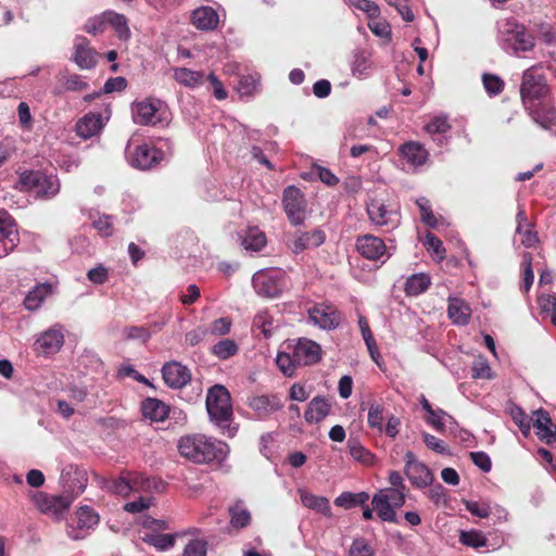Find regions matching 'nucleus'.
<instances>
[{
	"label": "nucleus",
	"instance_id": "1",
	"mask_svg": "<svg viewBox=\"0 0 556 556\" xmlns=\"http://www.w3.org/2000/svg\"><path fill=\"white\" fill-rule=\"evenodd\" d=\"M179 454L198 465L223 463L229 454L227 443L202 433L182 435L178 441Z\"/></svg>",
	"mask_w": 556,
	"mask_h": 556
},
{
	"label": "nucleus",
	"instance_id": "2",
	"mask_svg": "<svg viewBox=\"0 0 556 556\" xmlns=\"http://www.w3.org/2000/svg\"><path fill=\"white\" fill-rule=\"evenodd\" d=\"M389 482L391 488H386L377 492L371 500L377 516L381 521L400 523L396 509L401 508L406 501L405 484L403 477L399 471H391L389 473Z\"/></svg>",
	"mask_w": 556,
	"mask_h": 556
},
{
	"label": "nucleus",
	"instance_id": "3",
	"mask_svg": "<svg viewBox=\"0 0 556 556\" xmlns=\"http://www.w3.org/2000/svg\"><path fill=\"white\" fill-rule=\"evenodd\" d=\"M206 410L211 421L215 424L223 435L233 438L238 426L233 425V410L231 396L226 387L215 384L208 389L206 395Z\"/></svg>",
	"mask_w": 556,
	"mask_h": 556
},
{
	"label": "nucleus",
	"instance_id": "4",
	"mask_svg": "<svg viewBox=\"0 0 556 556\" xmlns=\"http://www.w3.org/2000/svg\"><path fill=\"white\" fill-rule=\"evenodd\" d=\"M21 191L33 192L38 200L49 201L61 190V181L56 175L42 170L27 169L18 175Z\"/></svg>",
	"mask_w": 556,
	"mask_h": 556
},
{
	"label": "nucleus",
	"instance_id": "5",
	"mask_svg": "<svg viewBox=\"0 0 556 556\" xmlns=\"http://www.w3.org/2000/svg\"><path fill=\"white\" fill-rule=\"evenodd\" d=\"M520 99L526 109L536 104L535 101H543L549 97L552 90L547 84L546 76L541 73L539 66L527 68L521 77L519 88Z\"/></svg>",
	"mask_w": 556,
	"mask_h": 556
},
{
	"label": "nucleus",
	"instance_id": "6",
	"mask_svg": "<svg viewBox=\"0 0 556 556\" xmlns=\"http://www.w3.org/2000/svg\"><path fill=\"white\" fill-rule=\"evenodd\" d=\"M252 283L260 295L277 298L289 289L290 280L281 269H265L253 275Z\"/></svg>",
	"mask_w": 556,
	"mask_h": 556
},
{
	"label": "nucleus",
	"instance_id": "7",
	"mask_svg": "<svg viewBox=\"0 0 556 556\" xmlns=\"http://www.w3.org/2000/svg\"><path fill=\"white\" fill-rule=\"evenodd\" d=\"M501 35L504 47L515 53L531 51L534 48L533 35L515 18H507L502 24Z\"/></svg>",
	"mask_w": 556,
	"mask_h": 556
},
{
	"label": "nucleus",
	"instance_id": "8",
	"mask_svg": "<svg viewBox=\"0 0 556 556\" xmlns=\"http://www.w3.org/2000/svg\"><path fill=\"white\" fill-rule=\"evenodd\" d=\"M309 320L314 325L325 330H331L339 327L343 316L342 313L331 303H317L308 309Z\"/></svg>",
	"mask_w": 556,
	"mask_h": 556
},
{
	"label": "nucleus",
	"instance_id": "9",
	"mask_svg": "<svg viewBox=\"0 0 556 556\" xmlns=\"http://www.w3.org/2000/svg\"><path fill=\"white\" fill-rule=\"evenodd\" d=\"M282 204L289 222L298 226L304 220L306 202L302 191L295 186H289L283 190Z\"/></svg>",
	"mask_w": 556,
	"mask_h": 556
},
{
	"label": "nucleus",
	"instance_id": "10",
	"mask_svg": "<svg viewBox=\"0 0 556 556\" xmlns=\"http://www.w3.org/2000/svg\"><path fill=\"white\" fill-rule=\"evenodd\" d=\"M405 475L414 488L424 489L433 481V475L429 467L416 458L412 451L404 455Z\"/></svg>",
	"mask_w": 556,
	"mask_h": 556
},
{
	"label": "nucleus",
	"instance_id": "11",
	"mask_svg": "<svg viewBox=\"0 0 556 556\" xmlns=\"http://www.w3.org/2000/svg\"><path fill=\"white\" fill-rule=\"evenodd\" d=\"M76 526L67 527V535L75 541L85 539L100 520L98 513L89 506H81L76 511Z\"/></svg>",
	"mask_w": 556,
	"mask_h": 556
},
{
	"label": "nucleus",
	"instance_id": "12",
	"mask_svg": "<svg viewBox=\"0 0 556 556\" xmlns=\"http://www.w3.org/2000/svg\"><path fill=\"white\" fill-rule=\"evenodd\" d=\"M164 153L162 150L142 143L137 146L134 151H129L130 164L138 169H151L163 160Z\"/></svg>",
	"mask_w": 556,
	"mask_h": 556
},
{
	"label": "nucleus",
	"instance_id": "13",
	"mask_svg": "<svg viewBox=\"0 0 556 556\" xmlns=\"http://www.w3.org/2000/svg\"><path fill=\"white\" fill-rule=\"evenodd\" d=\"M356 250L363 257L370 261H378L383 256L389 257L384 241L374 235L358 236L356 239Z\"/></svg>",
	"mask_w": 556,
	"mask_h": 556
},
{
	"label": "nucleus",
	"instance_id": "14",
	"mask_svg": "<svg viewBox=\"0 0 556 556\" xmlns=\"http://www.w3.org/2000/svg\"><path fill=\"white\" fill-rule=\"evenodd\" d=\"M248 406L260 419H266L271 414L280 410L283 403L277 394H262L249 397Z\"/></svg>",
	"mask_w": 556,
	"mask_h": 556
},
{
	"label": "nucleus",
	"instance_id": "15",
	"mask_svg": "<svg viewBox=\"0 0 556 556\" xmlns=\"http://www.w3.org/2000/svg\"><path fill=\"white\" fill-rule=\"evenodd\" d=\"M20 243L17 225L10 216L0 218V258L9 255Z\"/></svg>",
	"mask_w": 556,
	"mask_h": 556
},
{
	"label": "nucleus",
	"instance_id": "16",
	"mask_svg": "<svg viewBox=\"0 0 556 556\" xmlns=\"http://www.w3.org/2000/svg\"><path fill=\"white\" fill-rule=\"evenodd\" d=\"M294 361L300 366H311L321 358V348L313 340L302 338L293 348Z\"/></svg>",
	"mask_w": 556,
	"mask_h": 556
},
{
	"label": "nucleus",
	"instance_id": "17",
	"mask_svg": "<svg viewBox=\"0 0 556 556\" xmlns=\"http://www.w3.org/2000/svg\"><path fill=\"white\" fill-rule=\"evenodd\" d=\"M531 119L545 130L556 128V106L551 102L541 101L526 109Z\"/></svg>",
	"mask_w": 556,
	"mask_h": 556
},
{
	"label": "nucleus",
	"instance_id": "18",
	"mask_svg": "<svg viewBox=\"0 0 556 556\" xmlns=\"http://www.w3.org/2000/svg\"><path fill=\"white\" fill-rule=\"evenodd\" d=\"M164 382L173 389H181L191 381V372L178 362H168L162 368Z\"/></svg>",
	"mask_w": 556,
	"mask_h": 556
},
{
	"label": "nucleus",
	"instance_id": "19",
	"mask_svg": "<svg viewBox=\"0 0 556 556\" xmlns=\"http://www.w3.org/2000/svg\"><path fill=\"white\" fill-rule=\"evenodd\" d=\"M160 101L146 99L137 102L132 108L134 122L138 125H156L161 119L157 117Z\"/></svg>",
	"mask_w": 556,
	"mask_h": 556
},
{
	"label": "nucleus",
	"instance_id": "20",
	"mask_svg": "<svg viewBox=\"0 0 556 556\" xmlns=\"http://www.w3.org/2000/svg\"><path fill=\"white\" fill-rule=\"evenodd\" d=\"M104 126L105 122L101 113L89 112L77 121L75 130L78 137L87 140L100 135Z\"/></svg>",
	"mask_w": 556,
	"mask_h": 556
},
{
	"label": "nucleus",
	"instance_id": "21",
	"mask_svg": "<svg viewBox=\"0 0 556 556\" xmlns=\"http://www.w3.org/2000/svg\"><path fill=\"white\" fill-rule=\"evenodd\" d=\"M64 337L61 330L50 328L42 332L36 340L35 351L46 355L56 353L63 345Z\"/></svg>",
	"mask_w": 556,
	"mask_h": 556
},
{
	"label": "nucleus",
	"instance_id": "22",
	"mask_svg": "<svg viewBox=\"0 0 556 556\" xmlns=\"http://www.w3.org/2000/svg\"><path fill=\"white\" fill-rule=\"evenodd\" d=\"M326 240L324 230L316 228L312 231L299 233L289 244L293 253L299 254L307 249L318 248Z\"/></svg>",
	"mask_w": 556,
	"mask_h": 556
},
{
	"label": "nucleus",
	"instance_id": "23",
	"mask_svg": "<svg viewBox=\"0 0 556 556\" xmlns=\"http://www.w3.org/2000/svg\"><path fill=\"white\" fill-rule=\"evenodd\" d=\"M533 427L536 429L538 438L547 445L556 443V425L552 421L548 412L539 409Z\"/></svg>",
	"mask_w": 556,
	"mask_h": 556
},
{
	"label": "nucleus",
	"instance_id": "24",
	"mask_svg": "<svg viewBox=\"0 0 556 556\" xmlns=\"http://www.w3.org/2000/svg\"><path fill=\"white\" fill-rule=\"evenodd\" d=\"M74 47V61L80 68L88 70L97 64L98 53L90 47L86 37H76Z\"/></svg>",
	"mask_w": 556,
	"mask_h": 556
},
{
	"label": "nucleus",
	"instance_id": "25",
	"mask_svg": "<svg viewBox=\"0 0 556 556\" xmlns=\"http://www.w3.org/2000/svg\"><path fill=\"white\" fill-rule=\"evenodd\" d=\"M447 305V316L454 325L467 326L471 319V308L469 304L456 296H450Z\"/></svg>",
	"mask_w": 556,
	"mask_h": 556
},
{
	"label": "nucleus",
	"instance_id": "26",
	"mask_svg": "<svg viewBox=\"0 0 556 556\" xmlns=\"http://www.w3.org/2000/svg\"><path fill=\"white\" fill-rule=\"evenodd\" d=\"M219 16L212 7H200L192 11L191 24L200 30H213L217 28Z\"/></svg>",
	"mask_w": 556,
	"mask_h": 556
},
{
	"label": "nucleus",
	"instance_id": "27",
	"mask_svg": "<svg viewBox=\"0 0 556 556\" xmlns=\"http://www.w3.org/2000/svg\"><path fill=\"white\" fill-rule=\"evenodd\" d=\"M399 154L412 166H421L429 156L427 149L417 141H408L400 146Z\"/></svg>",
	"mask_w": 556,
	"mask_h": 556
},
{
	"label": "nucleus",
	"instance_id": "28",
	"mask_svg": "<svg viewBox=\"0 0 556 556\" xmlns=\"http://www.w3.org/2000/svg\"><path fill=\"white\" fill-rule=\"evenodd\" d=\"M331 410V404L324 396L313 397L306 410L304 412V419L308 424H318L324 420Z\"/></svg>",
	"mask_w": 556,
	"mask_h": 556
},
{
	"label": "nucleus",
	"instance_id": "29",
	"mask_svg": "<svg viewBox=\"0 0 556 556\" xmlns=\"http://www.w3.org/2000/svg\"><path fill=\"white\" fill-rule=\"evenodd\" d=\"M129 484L131 486L132 492H162L165 488V484L162 480L156 478L146 477L142 473L138 472H129Z\"/></svg>",
	"mask_w": 556,
	"mask_h": 556
},
{
	"label": "nucleus",
	"instance_id": "30",
	"mask_svg": "<svg viewBox=\"0 0 556 556\" xmlns=\"http://www.w3.org/2000/svg\"><path fill=\"white\" fill-rule=\"evenodd\" d=\"M141 412L152 421H164L169 414V406L159 399L148 397L141 404Z\"/></svg>",
	"mask_w": 556,
	"mask_h": 556
},
{
	"label": "nucleus",
	"instance_id": "31",
	"mask_svg": "<svg viewBox=\"0 0 556 556\" xmlns=\"http://www.w3.org/2000/svg\"><path fill=\"white\" fill-rule=\"evenodd\" d=\"M70 500L65 496L40 494L38 506L41 511L52 515H61L70 507Z\"/></svg>",
	"mask_w": 556,
	"mask_h": 556
},
{
	"label": "nucleus",
	"instance_id": "32",
	"mask_svg": "<svg viewBox=\"0 0 556 556\" xmlns=\"http://www.w3.org/2000/svg\"><path fill=\"white\" fill-rule=\"evenodd\" d=\"M173 73L174 79L187 88L194 89L204 84V73L201 71H192L187 67H174Z\"/></svg>",
	"mask_w": 556,
	"mask_h": 556
},
{
	"label": "nucleus",
	"instance_id": "33",
	"mask_svg": "<svg viewBox=\"0 0 556 556\" xmlns=\"http://www.w3.org/2000/svg\"><path fill=\"white\" fill-rule=\"evenodd\" d=\"M367 214L371 223L378 226L393 225V212L388 211L386 205L378 200H372L367 205Z\"/></svg>",
	"mask_w": 556,
	"mask_h": 556
},
{
	"label": "nucleus",
	"instance_id": "34",
	"mask_svg": "<svg viewBox=\"0 0 556 556\" xmlns=\"http://www.w3.org/2000/svg\"><path fill=\"white\" fill-rule=\"evenodd\" d=\"M51 293L52 286L50 283H39L27 293L24 300V305L28 311H35Z\"/></svg>",
	"mask_w": 556,
	"mask_h": 556
},
{
	"label": "nucleus",
	"instance_id": "35",
	"mask_svg": "<svg viewBox=\"0 0 556 556\" xmlns=\"http://www.w3.org/2000/svg\"><path fill=\"white\" fill-rule=\"evenodd\" d=\"M277 328V321L267 311L258 312L253 319V329L258 330L266 339L270 338Z\"/></svg>",
	"mask_w": 556,
	"mask_h": 556
},
{
	"label": "nucleus",
	"instance_id": "36",
	"mask_svg": "<svg viewBox=\"0 0 556 556\" xmlns=\"http://www.w3.org/2000/svg\"><path fill=\"white\" fill-rule=\"evenodd\" d=\"M369 500V494L367 492H342L334 500V505L338 507H343L344 509H351L356 506H364Z\"/></svg>",
	"mask_w": 556,
	"mask_h": 556
},
{
	"label": "nucleus",
	"instance_id": "37",
	"mask_svg": "<svg viewBox=\"0 0 556 556\" xmlns=\"http://www.w3.org/2000/svg\"><path fill=\"white\" fill-rule=\"evenodd\" d=\"M239 352L238 343L232 339H222L210 349V353L220 361L229 359Z\"/></svg>",
	"mask_w": 556,
	"mask_h": 556
},
{
	"label": "nucleus",
	"instance_id": "38",
	"mask_svg": "<svg viewBox=\"0 0 556 556\" xmlns=\"http://www.w3.org/2000/svg\"><path fill=\"white\" fill-rule=\"evenodd\" d=\"M108 24L115 30L116 35L122 40H127L130 37V29L128 27V20L124 14L114 11H105Z\"/></svg>",
	"mask_w": 556,
	"mask_h": 556
},
{
	"label": "nucleus",
	"instance_id": "39",
	"mask_svg": "<svg viewBox=\"0 0 556 556\" xmlns=\"http://www.w3.org/2000/svg\"><path fill=\"white\" fill-rule=\"evenodd\" d=\"M230 525L236 529H242L251 523L250 511L243 506L242 501H238L229 507Z\"/></svg>",
	"mask_w": 556,
	"mask_h": 556
},
{
	"label": "nucleus",
	"instance_id": "40",
	"mask_svg": "<svg viewBox=\"0 0 556 556\" xmlns=\"http://www.w3.org/2000/svg\"><path fill=\"white\" fill-rule=\"evenodd\" d=\"M301 500L305 507L320 513L327 517L331 516V508L327 497L317 496L312 493H305L302 494Z\"/></svg>",
	"mask_w": 556,
	"mask_h": 556
},
{
	"label": "nucleus",
	"instance_id": "41",
	"mask_svg": "<svg viewBox=\"0 0 556 556\" xmlns=\"http://www.w3.org/2000/svg\"><path fill=\"white\" fill-rule=\"evenodd\" d=\"M242 245L245 250L261 251L266 245V236L258 228H250L242 238Z\"/></svg>",
	"mask_w": 556,
	"mask_h": 556
},
{
	"label": "nucleus",
	"instance_id": "42",
	"mask_svg": "<svg viewBox=\"0 0 556 556\" xmlns=\"http://www.w3.org/2000/svg\"><path fill=\"white\" fill-rule=\"evenodd\" d=\"M431 285L430 277L426 274H417L409 277L405 283V292L408 295H418L425 292Z\"/></svg>",
	"mask_w": 556,
	"mask_h": 556
},
{
	"label": "nucleus",
	"instance_id": "43",
	"mask_svg": "<svg viewBox=\"0 0 556 556\" xmlns=\"http://www.w3.org/2000/svg\"><path fill=\"white\" fill-rule=\"evenodd\" d=\"M142 540L159 551H167L175 544L173 534L146 533Z\"/></svg>",
	"mask_w": 556,
	"mask_h": 556
},
{
	"label": "nucleus",
	"instance_id": "44",
	"mask_svg": "<svg viewBox=\"0 0 556 556\" xmlns=\"http://www.w3.org/2000/svg\"><path fill=\"white\" fill-rule=\"evenodd\" d=\"M384 407L382 404L371 402L368 407L367 424L371 429L383 431Z\"/></svg>",
	"mask_w": 556,
	"mask_h": 556
},
{
	"label": "nucleus",
	"instance_id": "45",
	"mask_svg": "<svg viewBox=\"0 0 556 556\" xmlns=\"http://www.w3.org/2000/svg\"><path fill=\"white\" fill-rule=\"evenodd\" d=\"M459 542L463 545L479 548L486 546L488 539L478 530L460 531Z\"/></svg>",
	"mask_w": 556,
	"mask_h": 556
},
{
	"label": "nucleus",
	"instance_id": "46",
	"mask_svg": "<svg viewBox=\"0 0 556 556\" xmlns=\"http://www.w3.org/2000/svg\"><path fill=\"white\" fill-rule=\"evenodd\" d=\"M522 282L520 289L523 292H528L533 285L534 274L532 269V255L527 252L522 255Z\"/></svg>",
	"mask_w": 556,
	"mask_h": 556
},
{
	"label": "nucleus",
	"instance_id": "47",
	"mask_svg": "<svg viewBox=\"0 0 556 556\" xmlns=\"http://www.w3.org/2000/svg\"><path fill=\"white\" fill-rule=\"evenodd\" d=\"M416 205L419 208L421 222L428 227L435 228L438 226V218L432 212L430 201L426 198H419L416 200Z\"/></svg>",
	"mask_w": 556,
	"mask_h": 556
},
{
	"label": "nucleus",
	"instance_id": "48",
	"mask_svg": "<svg viewBox=\"0 0 556 556\" xmlns=\"http://www.w3.org/2000/svg\"><path fill=\"white\" fill-rule=\"evenodd\" d=\"M276 364L280 371L287 377H292L295 374L296 367L300 366L295 363L293 353L289 354L285 352L278 353Z\"/></svg>",
	"mask_w": 556,
	"mask_h": 556
},
{
	"label": "nucleus",
	"instance_id": "49",
	"mask_svg": "<svg viewBox=\"0 0 556 556\" xmlns=\"http://www.w3.org/2000/svg\"><path fill=\"white\" fill-rule=\"evenodd\" d=\"M108 489L118 495L128 496L131 493L129 484V472L123 471L117 479H114L108 485Z\"/></svg>",
	"mask_w": 556,
	"mask_h": 556
},
{
	"label": "nucleus",
	"instance_id": "50",
	"mask_svg": "<svg viewBox=\"0 0 556 556\" xmlns=\"http://www.w3.org/2000/svg\"><path fill=\"white\" fill-rule=\"evenodd\" d=\"M349 448L351 456L355 460L365 465H369L372 463L374 455L367 448L361 445L357 441L349 440Z\"/></svg>",
	"mask_w": 556,
	"mask_h": 556
},
{
	"label": "nucleus",
	"instance_id": "51",
	"mask_svg": "<svg viewBox=\"0 0 556 556\" xmlns=\"http://www.w3.org/2000/svg\"><path fill=\"white\" fill-rule=\"evenodd\" d=\"M482 83L489 96L500 94L505 86L504 80L494 74H483Z\"/></svg>",
	"mask_w": 556,
	"mask_h": 556
},
{
	"label": "nucleus",
	"instance_id": "52",
	"mask_svg": "<svg viewBox=\"0 0 556 556\" xmlns=\"http://www.w3.org/2000/svg\"><path fill=\"white\" fill-rule=\"evenodd\" d=\"M510 416L522 434L527 438L531 430V418L520 407L513 408Z\"/></svg>",
	"mask_w": 556,
	"mask_h": 556
},
{
	"label": "nucleus",
	"instance_id": "53",
	"mask_svg": "<svg viewBox=\"0 0 556 556\" xmlns=\"http://www.w3.org/2000/svg\"><path fill=\"white\" fill-rule=\"evenodd\" d=\"M106 24H108V20L105 16V12H103L101 15H97L94 17L89 18L86 22L84 29L88 34L96 36L98 34H102L104 31Z\"/></svg>",
	"mask_w": 556,
	"mask_h": 556
},
{
	"label": "nucleus",
	"instance_id": "54",
	"mask_svg": "<svg viewBox=\"0 0 556 556\" xmlns=\"http://www.w3.org/2000/svg\"><path fill=\"white\" fill-rule=\"evenodd\" d=\"M349 3L357 10L367 13L368 17H378L380 9L377 3L371 0H349Z\"/></svg>",
	"mask_w": 556,
	"mask_h": 556
},
{
	"label": "nucleus",
	"instance_id": "55",
	"mask_svg": "<svg viewBox=\"0 0 556 556\" xmlns=\"http://www.w3.org/2000/svg\"><path fill=\"white\" fill-rule=\"evenodd\" d=\"M88 84L84 81L78 75H70L63 78L62 89L58 92L62 91H81L87 89Z\"/></svg>",
	"mask_w": 556,
	"mask_h": 556
},
{
	"label": "nucleus",
	"instance_id": "56",
	"mask_svg": "<svg viewBox=\"0 0 556 556\" xmlns=\"http://www.w3.org/2000/svg\"><path fill=\"white\" fill-rule=\"evenodd\" d=\"M466 509L479 518H488L491 515V507L486 503L464 500Z\"/></svg>",
	"mask_w": 556,
	"mask_h": 556
},
{
	"label": "nucleus",
	"instance_id": "57",
	"mask_svg": "<svg viewBox=\"0 0 556 556\" xmlns=\"http://www.w3.org/2000/svg\"><path fill=\"white\" fill-rule=\"evenodd\" d=\"M153 504L152 496H140L138 500L126 503L124 505V510L130 514L141 513L148 508H150Z\"/></svg>",
	"mask_w": 556,
	"mask_h": 556
},
{
	"label": "nucleus",
	"instance_id": "58",
	"mask_svg": "<svg viewBox=\"0 0 556 556\" xmlns=\"http://www.w3.org/2000/svg\"><path fill=\"white\" fill-rule=\"evenodd\" d=\"M425 129L431 134H445L451 129V125L446 117L435 116L425 127Z\"/></svg>",
	"mask_w": 556,
	"mask_h": 556
},
{
	"label": "nucleus",
	"instance_id": "59",
	"mask_svg": "<svg viewBox=\"0 0 556 556\" xmlns=\"http://www.w3.org/2000/svg\"><path fill=\"white\" fill-rule=\"evenodd\" d=\"M92 226L103 237H111L113 235V222L109 215L99 216L92 222Z\"/></svg>",
	"mask_w": 556,
	"mask_h": 556
},
{
	"label": "nucleus",
	"instance_id": "60",
	"mask_svg": "<svg viewBox=\"0 0 556 556\" xmlns=\"http://www.w3.org/2000/svg\"><path fill=\"white\" fill-rule=\"evenodd\" d=\"M374 554L372 547L363 538L354 540L350 548V556H374Z\"/></svg>",
	"mask_w": 556,
	"mask_h": 556
},
{
	"label": "nucleus",
	"instance_id": "61",
	"mask_svg": "<svg viewBox=\"0 0 556 556\" xmlns=\"http://www.w3.org/2000/svg\"><path fill=\"white\" fill-rule=\"evenodd\" d=\"M207 543L204 540L190 541L185 549L182 556H206Z\"/></svg>",
	"mask_w": 556,
	"mask_h": 556
},
{
	"label": "nucleus",
	"instance_id": "62",
	"mask_svg": "<svg viewBox=\"0 0 556 556\" xmlns=\"http://www.w3.org/2000/svg\"><path fill=\"white\" fill-rule=\"evenodd\" d=\"M471 376L475 379H491L492 378V369L486 361L477 359L472 364Z\"/></svg>",
	"mask_w": 556,
	"mask_h": 556
},
{
	"label": "nucleus",
	"instance_id": "63",
	"mask_svg": "<svg viewBox=\"0 0 556 556\" xmlns=\"http://www.w3.org/2000/svg\"><path fill=\"white\" fill-rule=\"evenodd\" d=\"M231 320L227 317H220L218 319H215L210 325V333L213 336H226L230 332L231 329Z\"/></svg>",
	"mask_w": 556,
	"mask_h": 556
},
{
	"label": "nucleus",
	"instance_id": "64",
	"mask_svg": "<svg viewBox=\"0 0 556 556\" xmlns=\"http://www.w3.org/2000/svg\"><path fill=\"white\" fill-rule=\"evenodd\" d=\"M538 303L541 308V313L544 315V318H547L549 315L556 312V298L553 295H541L538 299Z\"/></svg>",
	"mask_w": 556,
	"mask_h": 556
}]
</instances>
